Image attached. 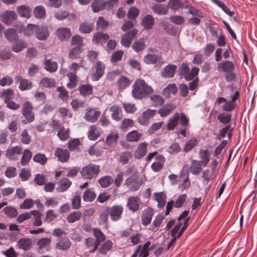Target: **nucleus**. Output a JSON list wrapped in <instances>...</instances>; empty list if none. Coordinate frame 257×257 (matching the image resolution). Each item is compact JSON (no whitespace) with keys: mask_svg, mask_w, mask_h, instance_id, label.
<instances>
[{"mask_svg":"<svg viewBox=\"0 0 257 257\" xmlns=\"http://www.w3.org/2000/svg\"><path fill=\"white\" fill-rule=\"evenodd\" d=\"M95 71L91 75L93 81H98L103 75L105 66L101 61H97L95 64Z\"/></svg>","mask_w":257,"mask_h":257,"instance_id":"obj_11","label":"nucleus"},{"mask_svg":"<svg viewBox=\"0 0 257 257\" xmlns=\"http://www.w3.org/2000/svg\"><path fill=\"white\" fill-rule=\"evenodd\" d=\"M152 9L154 13L159 15H165L168 12L167 7L162 5L155 4L152 6Z\"/></svg>","mask_w":257,"mask_h":257,"instance_id":"obj_56","label":"nucleus"},{"mask_svg":"<svg viewBox=\"0 0 257 257\" xmlns=\"http://www.w3.org/2000/svg\"><path fill=\"white\" fill-rule=\"evenodd\" d=\"M113 243L110 240H108L102 243L98 248V252L101 254H106L107 252L112 248Z\"/></svg>","mask_w":257,"mask_h":257,"instance_id":"obj_49","label":"nucleus"},{"mask_svg":"<svg viewBox=\"0 0 257 257\" xmlns=\"http://www.w3.org/2000/svg\"><path fill=\"white\" fill-rule=\"evenodd\" d=\"M55 17L59 21L65 19H68L69 20H74L76 18V16L73 14H68L66 12H60L55 13Z\"/></svg>","mask_w":257,"mask_h":257,"instance_id":"obj_54","label":"nucleus"},{"mask_svg":"<svg viewBox=\"0 0 257 257\" xmlns=\"http://www.w3.org/2000/svg\"><path fill=\"white\" fill-rule=\"evenodd\" d=\"M81 217V213L79 211H74L70 213L67 217L66 219L69 223H74L79 221Z\"/></svg>","mask_w":257,"mask_h":257,"instance_id":"obj_61","label":"nucleus"},{"mask_svg":"<svg viewBox=\"0 0 257 257\" xmlns=\"http://www.w3.org/2000/svg\"><path fill=\"white\" fill-rule=\"evenodd\" d=\"M1 21L6 25L11 24L17 18V15L13 11H7L1 15Z\"/></svg>","mask_w":257,"mask_h":257,"instance_id":"obj_20","label":"nucleus"},{"mask_svg":"<svg viewBox=\"0 0 257 257\" xmlns=\"http://www.w3.org/2000/svg\"><path fill=\"white\" fill-rule=\"evenodd\" d=\"M22 147L17 146L9 148L6 151V156L8 158L12 160H16L18 159V156L22 154Z\"/></svg>","mask_w":257,"mask_h":257,"instance_id":"obj_17","label":"nucleus"},{"mask_svg":"<svg viewBox=\"0 0 257 257\" xmlns=\"http://www.w3.org/2000/svg\"><path fill=\"white\" fill-rule=\"evenodd\" d=\"M124 185L130 188L131 191H136L140 188L142 183L136 176H131L126 179Z\"/></svg>","mask_w":257,"mask_h":257,"instance_id":"obj_15","label":"nucleus"},{"mask_svg":"<svg viewBox=\"0 0 257 257\" xmlns=\"http://www.w3.org/2000/svg\"><path fill=\"white\" fill-rule=\"evenodd\" d=\"M154 24V18L151 15H146L142 21V25L144 29L150 30Z\"/></svg>","mask_w":257,"mask_h":257,"instance_id":"obj_41","label":"nucleus"},{"mask_svg":"<svg viewBox=\"0 0 257 257\" xmlns=\"http://www.w3.org/2000/svg\"><path fill=\"white\" fill-rule=\"evenodd\" d=\"M142 134L137 130L132 131L125 136V139L128 142H138L142 137Z\"/></svg>","mask_w":257,"mask_h":257,"instance_id":"obj_31","label":"nucleus"},{"mask_svg":"<svg viewBox=\"0 0 257 257\" xmlns=\"http://www.w3.org/2000/svg\"><path fill=\"white\" fill-rule=\"evenodd\" d=\"M14 96L15 92L12 88L4 89L1 94V97L6 104V107L10 109L16 110L20 108V104L13 101Z\"/></svg>","mask_w":257,"mask_h":257,"instance_id":"obj_2","label":"nucleus"},{"mask_svg":"<svg viewBox=\"0 0 257 257\" xmlns=\"http://www.w3.org/2000/svg\"><path fill=\"white\" fill-rule=\"evenodd\" d=\"M148 144L146 142L140 143L134 153L135 157L137 159H141L147 153Z\"/></svg>","mask_w":257,"mask_h":257,"instance_id":"obj_22","label":"nucleus"},{"mask_svg":"<svg viewBox=\"0 0 257 257\" xmlns=\"http://www.w3.org/2000/svg\"><path fill=\"white\" fill-rule=\"evenodd\" d=\"M138 33V30L133 29L127 33L123 34L120 40V44L125 47H129L132 40L137 37Z\"/></svg>","mask_w":257,"mask_h":257,"instance_id":"obj_9","label":"nucleus"},{"mask_svg":"<svg viewBox=\"0 0 257 257\" xmlns=\"http://www.w3.org/2000/svg\"><path fill=\"white\" fill-rule=\"evenodd\" d=\"M177 66L169 64L166 66L161 72V76L164 78H172L176 71Z\"/></svg>","mask_w":257,"mask_h":257,"instance_id":"obj_24","label":"nucleus"},{"mask_svg":"<svg viewBox=\"0 0 257 257\" xmlns=\"http://www.w3.org/2000/svg\"><path fill=\"white\" fill-rule=\"evenodd\" d=\"M68 78V82L67 83V87L69 89H73L76 87L77 83V76L74 72H69L67 75Z\"/></svg>","mask_w":257,"mask_h":257,"instance_id":"obj_47","label":"nucleus"},{"mask_svg":"<svg viewBox=\"0 0 257 257\" xmlns=\"http://www.w3.org/2000/svg\"><path fill=\"white\" fill-rule=\"evenodd\" d=\"M235 67V64L230 61H224L217 64V70L218 71L224 72L225 73H230L233 71Z\"/></svg>","mask_w":257,"mask_h":257,"instance_id":"obj_19","label":"nucleus"},{"mask_svg":"<svg viewBox=\"0 0 257 257\" xmlns=\"http://www.w3.org/2000/svg\"><path fill=\"white\" fill-rule=\"evenodd\" d=\"M118 138L119 136L117 133H110L106 138V144L108 146H112L117 142Z\"/></svg>","mask_w":257,"mask_h":257,"instance_id":"obj_62","label":"nucleus"},{"mask_svg":"<svg viewBox=\"0 0 257 257\" xmlns=\"http://www.w3.org/2000/svg\"><path fill=\"white\" fill-rule=\"evenodd\" d=\"M43 64L45 69L50 73L56 72L58 68V63L51 59H44Z\"/></svg>","mask_w":257,"mask_h":257,"instance_id":"obj_34","label":"nucleus"},{"mask_svg":"<svg viewBox=\"0 0 257 257\" xmlns=\"http://www.w3.org/2000/svg\"><path fill=\"white\" fill-rule=\"evenodd\" d=\"M83 51V48L73 46V47L69 50L68 57L71 60L79 58Z\"/></svg>","mask_w":257,"mask_h":257,"instance_id":"obj_38","label":"nucleus"},{"mask_svg":"<svg viewBox=\"0 0 257 257\" xmlns=\"http://www.w3.org/2000/svg\"><path fill=\"white\" fill-rule=\"evenodd\" d=\"M17 245L20 249L28 250L32 247V240L29 238H21L18 240Z\"/></svg>","mask_w":257,"mask_h":257,"instance_id":"obj_35","label":"nucleus"},{"mask_svg":"<svg viewBox=\"0 0 257 257\" xmlns=\"http://www.w3.org/2000/svg\"><path fill=\"white\" fill-rule=\"evenodd\" d=\"M85 245L89 252L93 253L97 249L99 244L93 238L89 237L85 239Z\"/></svg>","mask_w":257,"mask_h":257,"instance_id":"obj_25","label":"nucleus"},{"mask_svg":"<svg viewBox=\"0 0 257 257\" xmlns=\"http://www.w3.org/2000/svg\"><path fill=\"white\" fill-rule=\"evenodd\" d=\"M109 39V36L108 34L98 32L94 34L92 41L95 44L102 45Z\"/></svg>","mask_w":257,"mask_h":257,"instance_id":"obj_23","label":"nucleus"},{"mask_svg":"<svg viewBox=\"0 0 257 257\" xmlns=\"http://www.w3.org/2000/svg\"><path fill=\"white\" fill-rule=\"evenodd\" d=\"M71 245V242L67 237L60 238L55 244V248L58 250H66Z\"/></svg>","mask_w":257,"mask_h":257,"instance_id":"obj_27","label":"nucleus"},{"mask_svg":"<svg viewBox=\"0 0 257 257\" xmlns=\"http://www.w3.org/2000/svg\"><path fill=\"white\" fill-rule=\"evenodd\" d=\"M149 96L150 104L152 106H161L165 103V99L160 94H152Z\"/></svg>","mask_w":257,"mask_h":257,"instance_id":"obj_26","label":"nucleus"},{"mask_svg":"<svg viewBox=\"0 0 257 257\" xmlns=\"http://www.w3.org/2000/svg\"><path fill=\"white\" fill-rule=\"evenodd\" d=\"M71 45L74 47L83 48L84 46L83 38L78 35L73 36L71 40Z\"/></svg>","mask_w":257,"mask_h":257,"instance_id":"obj_53","label":"nucleus"},{"mask_svg":"<svg viewBox=\"0 0 257 257\" xmlns=\"http://www.w3.org/2000/svg\"><path fill=\"white\" fill-rule=\"evenodd\" d=\"M175 109V106L173 104L168 103L160 108L158 110V113L162 117H166L170 115Z\"/></svg>","mask_w":257,"mask_h":257,"instance_id":"obj_28","label":"nucleus"},{"mask_svg":"<svg viewBox=\"0 0 257 257\" xmlns=\"http://www.w3.org/2000/svg\"><path fill=\"white\" fill-rule=\"evenodd\" d=\"M34 29L35 37L39 40L45 41L49 37L50 34L47 26L35 25Z\"/></svg>","mask_w":257,"mask_h":257,"instance_id":"obj_8","label":"nucleus"},{"mask_svg":"<svg viewBox=\"0 0 257 257\" xmlns=\"http://www.w3.org/2000/svg\"><path fill=\"white\" fill-rule=\"evenodd\" d=\"M100 172V165L90 163L83 167L81 170L80 173L83 178L91 180L96 177L99 174Z\"/></svg>","mask_w":257,"mask_h":257,"instance_id":"obj_3","label":"nucleus"},{"mask_svg":"<svg viewBox=\"0 0 257 257\" xmlns=\"http://www.w3.org/2000/svg\"><path fill=\"white\" fill-rule=\"evenodd\" d=\"M177 92V87L175 84H169L163 89L162 94L167 98H169L171 94H175Z\"/></svg>","mask_w":257,"mask_h":257,"instance_id":"obj_46","label":"nucleus"},{"mask_svg":"<svg viewBox=\"0 0 257 257\" xmlns=\"http://www.w3.org/2000/svg\"><path fill=\"white\" fill-rule=\"evenodd\" d=\"M18 14L22 17L29 18L31 16L32 10L27 6H21L17 8Z\"/></svg>","mask_w":257,"mask_h":257,"instance_id":"obj_50","label":"nucleus"},{"mask_svg":"<svg viewBox=\"0 0 257 257\" xmlns=\"http://www.w3.org/2000/svg\"><path fill=\"white\" fill-rule=\"evenodd\" d=\"M33 108L32 103L29 101L24 102L22 104V114L28 123L32 122L35 119V115L33 111Z\"/></svg>","mask_w":257,"mask_h":257,"instance_id":"obj_5","label":"nucleus"},{"mask_svg":"<svg viewBox=\"0 0 257 257\" xmlns=\"http://www.w3.org/2000/svg\"><path fill=\"white\" fill-rule=\"evenodd\" d=\"M80 94L83 96H88L93 93V87L89 84H81L78 87Z\"/></svg>","mask_w":257,"mask_h":257,"instance_id":"obj_42","label":"nucleus"},{"mask_svg":"<svg viewBox=\"0 0 257 257\" xmlns=\"http://www.w3.org/2000/svg\"><path fill=\"white\" fill-rule=\"evenodd\" d=\"M39 84L43 88H51L55 86L56 81L52 78L45 77L41 80Z\"/></svg>","mask_w":257,"mask_h":257,"instance_id":"obj_44","label":"nucleus"},{"mask_svg":"<svg viewBox=\"0 0 257 257\" xmlns=\"http://www.w3.org/2000/svg\"><path fill=\"white\" fill-rule=\"evenodd\" d=\"M72 35L71 30L66 27H62L57 29L56 36L61 42L67 41Z\"/></svg>","mask_w":257,"mask_h":257,"instance_id":"obj_12","label":"nucleus"},{"mask_svg":"<svg viewBox=\"0 0 257 257\" xmlns=\"http://www.w3.org/2000/svg\"><path fill=\"white\" fill-rule=\"evenodd\" d=\"M70 130L69 128H65L64 126H60L58 130L57 136L62 141L67 140L70 138Z\"/></svg>","mask_w":257,"mask_h":257,"instance_id":"obj_45","label":"nucleus"},{"mask_svg":"<svg viewBox=\"0 0 257 257\" xmlns=\"http://www.w3.org/2000/svg\"><path fill=\"white\" fill-rule=\"evenodd\" d=\"M188 226L187 219H186L183 222H178L171 230L172 237L179 238Z\"/></svg>","mask_w":257,"mask_h":257,"instance_id":"obj_10","label":"nucleus"},{"mask_svg":"<svg viewBox=\"0 0 257 257\" xmlns=\"http://www.w3.org/2000/svg\"><path fill=\"white\" fill-rule=\"evenodd\" d=\"M202 166H203V164L200 162V161L193 160L191 161L189 170L193 175H198L202 171Z\"/></svg>","mask_w":257,"mask_h":257,"instance_id":"obj_29","label":"nucleus"},{"mask_svg":"<svg viewBox=\"0 0 257 257\" xmlns=\"http://www.w3.org/2000/svg\"><path fill=\"white\" fill-rule=\"evenodd\" d=\"M166 159L162 155H158L155 158V161L152 164L151 168L154 172L161 171L165 164Z\"/></svg>","mask_w":257,"mask_h":257,"instance_id":"obj_21","label":"nucleus"},{"mask_svg":"<svg viewBox=\"0 0 257 257\" xmlns=\"http://www.w3.org/2000/svg\"><path fill=\"white\" fill-rule=\"evenodd\" d=\"M81 142L78 139H70L67 143V147L69 151H74L78 149Z\"/></svg>","mask_w":257,"mask_h":257,"instance_id":"obj_57","label":"nucleus"},{"mask_svg":"<svg viewBox=\"0 0 257 257\" xmlns=\"http://www.w3.org/2000/svg\"><path fill=\"white\" fill-rule=\"evenodd\" d=\"M155 200L158 202V206L159 208H163L166 204V195L163 193H155L154 194Z\"/></svg>","mask_w":257,"mask_h":257,"instance_id":"obj_59","label":"nucleus"},{"mask_svg":"<svg viewBox=\"0 0 257 257\" xmlns=\"http://www.w3.org/2000/svg\"><path fill=\"white\" fill-rule=\"evenodd\" d=\"M111 112L112 118L116 121H119L122 118L121 109L118 105H113L110 107Z\"/></svg>","mask_w":257,"mask_h":257,"instance_id":"obj_36","label":"nucleus"},{"mask_svg":"<svg viewBox=\"0 0 257 257\" xmlns=\"http://www.w3.org/2000/svg\"><path fill=\"white\" fill-rule=\"evenodd\" d=\"M187 5L188 3L187 1H184L183 3L180 0H169L168 7L173 10H177L184 7H187Z\"/></svg>","mask_w":257,"mask_h":257,"instance_id":"obj_37","label":"nucleus"},{"mask_svg":"<svg viewBox=\"0 0 257 257\" xmlns=\"http://www.w3.org/2000/svg\"><path fill=\"white\" fill-rule=\"evenodd\" d=\"M146 44L144 39H140L136 41L132 45L133 49L136 52H140L145 49Z\"/></svg>","mask_w":257,"mask_h":257,"instance_id":"obj_63","label":"nucleus"},{"mask_svg":"<svg viewBox=\"0 0 257 257\" xmlns=\"http://www.w3.org/2000/svg\"><path fill=\"white\" fill-rule=\"evenodd\" d=\"M199 68L196 66L192 67L191 70L188 64L183 63L179 67L178 73L180 76H183L187 80H191L196 76L199 73Z\"/></svg>","mask_w":257,"mask_h":257,"instance_id":"obj_4","label":"nucleus"},{"mask_svg":"<svg viewBox=\"0 0 257 257\" xmlns=\"http://www.w3.org/2000/svg\"><path fill=\"white\" fill-rule=\"evenodd\" d=\"M156 112L157 111L155 109H147L143 112L142 116L139 118V122L144 125L148 124L150 119L156 115Z\"/></svg>","mask_w":257,"mask_h":257,"instance_id":"obj_13","label":"nucleus"},{"mask_svg":"<svg viewBox=\"0 0 257 257\" xmlns=\"http://www.w3.org/2000/svg\"><path fill=\"white\" fill-rule=\"evenodd\" d=\"M110 219L113 221H116L121 218L123 207L121 205H114L108 207Z\"/></svg>","mask_w":257,"mask_h":257,"instance_id":"obj_6","label":"nucleus"},{"mask_svg":"<svg viewBox=\"0 0 257 257\" xmlns=\"http://www.w3.org/2000/svg\"><path fill=\"white\" fill-rule=\"evenodd\" d=\"M131 80L125 76H121L117 80V86L119 89L123 90L129 86Z\"/></svg>","mask_w":257,"mask_h":257,"instance_id":"obj_48","label":"nucleus"},{"mask_svg":"<svg viewBox=\"0 0 257 257\" xmlns=\"http://www.w3.org/2000/svg\"><path fill=\"white\" fill-rule=\"evenodd\" d=\"M93 26L92 23L83 22L79 26V31L83 34H89L93 31Z\"/></svg>","mask_w":257,"mask_h":257,"instance_id":"obj_55","label":"nucleus"},{"mask_svg":"<svg viewBox=\"0 0 257 257\" xmlns=\"http://www.w3.org/2000/svg\"><path fill=\"white\" fill-rule=\"evenodd\" d=\"M210 153L207 150L200 149L199 152V158L201 159L200 162L203 164L205 167L208 164L210 160Z\"/></svg>","mask_w":257,"mask_h":257,"instance_id":"obj_39","label":"nucleus"},{"mask_svg":"<svg viewBox=\"0 0 257 257\" xmlns=\"http://www.w3.org/2000/svg\"><path fill=\"white\" fill-rule=\"evenodd\" d=\"M98 181L102 188H106L113 183V179L110 176H105L100 178Z\"/></svg>","mask_w":257,"mask_h":257,"instance_id":"obj_58","label":"nucleus"},{"mask_svg":"<svg viewBox=\"0 0 257 257\" xmlns=\"http://www.w3.org/2000/svg\"><path fill=\"white\" fill-rule=\"evenodd\" d=\"M54 155L58 160L62 163H65L68 161L70 158V152L67 149L61 148H56Z\"/></svg>","mask_w":257,"mask_h":257,"instance_id":"obj_16","label":"nucleus"},{"mask_svg":"<svg viewBox=\"0 0 257 257\" xmlns=\"http://www.w3.org/2000/svg\"><path fill=\"white\" fill-rule=\"evenodd\" d=\"M154 212L152 209L147 208L144 210L142 215V224L144 225H148L150 224Z\"/></svg>","mask_w":257,"mask_h":257,"instance_id":"obj_32","label":"nucleus"},{"mask_svg":"<svg viewBox=\"0 0 257 257\" xmlns=\"http://www.w3.org/2000/svg\"><path fill=\"white\" fill-rule=\"evenodd\" d=\"M27 44L26 42L23 40H20L15 43L12 47V50L16 52L22 51L24 49L26 48Z\"/></svg>","mask_w":257,"mask_h":257,"instance_id":"obj_64","label":"nucleus"},{"mask_svg":"<svg viewBox=\"0 0 257 257\" xmlns=\"http://www.w3.org/2000/svg\"><path fill=\"white\" fill-rule=\"evenodd\" d=\"M239 93L236 91L233 96L231 97V100L228 101V103L224 106V109L225 111H231L236 107V104L235 101L238 98Z\"/></svg>","mask_w":257,"mask_h":257,"instance_id":"obj_33","label":"nucleus"},{"mask_svg":"<svg viewBox=\"0 0 257 257\" xmlns=\"http://www.w3.org/2000/svg\"><path fill=\"white\" fill-rule=\"evenodd\" d=\"M91 7L92 11L94 13H97L104 10V0H94L91 4Z\"/></svg>","mask_w":257,"mask_h":257,"instance_id":"obj_60","label":"nucleus"},{"mask_svg":"<svg viewBox=\"0 0 257 257\" xmlns=\"http://www.w3.org/2000/svg\"><path fill=\"white\" fill-rule=\"evenodd\" d=\"M154 92L153 87L144 79L138 78L132 86V96L137 99H142L148 97Z\"/></svg>","mask_w":257,"mask_h":257,"instance_id":"obj_1","label":"nucleus"},{"mask_svg":"<svg viewBox=\"0 0 257 257\" xmlns=\"http://www.w3.org/2000/svg\"><path fill=\"white\" fill-rule=\"evenodd\" d=\"M32 152L28 149H25L23 153L21 159V164L23 166H27L29 164L32 157Z\"/></svg>","mask_w":257,"mask_h":257,"instance_id":"obj_52","label":"nucleus"},{"mask_svg":"<svg viewBox=\"0 0 257 257\" xmlns=\"http://www.w3.org/2000/svg\"><path fill=\"white\" fill-rule=\"evenodd\" d=\"M180 117V114L176 113L174 115L168 119L167 124V128L169 131H173L178 124V119Z\"/></svg>","mask_w":257,"mask_h":257,"instance_id":"obj_43","label":"nucleus"},{"mask_svg":"<svg viewBox=\"0 0 257 257\" xmlns=\"http://www.w3.org/2000/svg\"><path fill=\"white\" fill-rule=\"evenodd\" d=\"M15 81L17 83H19V89L21 91L30 90L33 87V83L30 80L24 78L21 75L16 76Z\"/></svg>","mask_w":257,"mask_h":257,"instance_id":"obj_14","label":"nucleus"},{"mask_svg":"<svg viewBox=\"0 0 257 257\" xmlns=\"http://www.w3.org/2000/svg\"><path fill=\"white\" fill-rule=\"evenodd\" d=\"M52 240L51 238H42L37 242L39 249L42 251H49L51 248Z\"/></svg>","mask_w":257,"mask_h":257,"instance_id":"obj_30","label":"nucleus"},{"mask_svg":"<svg viewBox=\"0 0 257 257\" xmlns=\"http://www.w3.org/2000/svg\"><path fill=\"white\" fill-rule=\"evenodd\" d=\"M101 114V112L97 108H87L85 110L84 119L88 122L92 123L97 121Z\"/></svg>","mask_w":257,"mask_h":257,"instance_id":"obj_7","label":"nucleus"},{"mask_svg":"<svg viewBox=\"0 0 257 257\" xmlns=\"http://www.w3.org/2000/svg\"><path fill=\"white\" fill-rule=\"evenodd\" d=\"M72 184L71 181L68 178H64L59 180V187L58 190L59 192H62L67 190L71 186Z\"/></svg>","mask_w":257,"mask_h":257,"instance_id":"obj_51","label":"nucleus"},{"mask_svg":"<svg viewBox=\"0 0 257 257\" xmlns=\"http://www.w3.org/2000/svg\"><path fill=\"white\" fill-rule=\"evenodd\" d=\"M140 199L138 196H131L127 199L126 207L133 212L137 211L140 207Z\"/></svg>","mask_w":257,"mask_h":257,"instance_id":"obj_18","label":"nucleus"},{"mask_svg":"<svg viewBox=\"0 0 257 257\" xmlns=\"http://www.w3.org/2000/svg\"><path fill=\"white\" fill-rule=\"evenodd\" d=\"M100 135V132L96 125H92L90 126L88 132L87 137L90 140L95 141Z\"/></svg>","mask_w":257,"mask_h":257,"instance_id":"obj_40","label":"nucleus"}]
</instances>
